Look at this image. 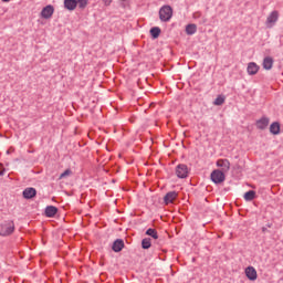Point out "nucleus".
<instances>
[{"label":"nucleus","instance_id":"13","mask_svg":"<svg viewBox=\"0 0 283 283\" xmlns=\"http://www.w3.org/2000/svg\"><path fill=\"white\" fill-rule=\"evenodd\" d=\"M56 213H59V208H56L55 206H46L44 210V216L46 218H54Z\"/></svg>","mask_w":283,"mask_h":283},{"label":"nucleus","instance_id":"27","mask_svg":"<svg viewBox=\"0 0 283 283\" xmlns=\"http://www.w3.org/2000/svg\"><path fill=\"white\" fill-rule=\"evenodd\" d=\"M192 17H193V19H200L202 17V13L196 12V13H193Z\"/></svg>","mask_w":283,"mask_h":283},{"label":"nucleus","instance_id":"5","mask_svg":"<svg viewBox=\"0 0 283 283\" xmlns=\"http://www.w3.org/2000/svg\"><path fill=\"white\" fill-rule=\"evenodd\" d=\"M176 176L177 178L185 179L189 176V167L185 164H179L176 167Z\"/></svg>","mask_w":283,"mask_h":283},{"label":"nucleus","instance_id":"21","mask_svg":"<svg viewBox=\"0 0 283 283\" xmlns=\"http://www.w3.org/2000/svg\"><path fill=\"white\" fill-rule=\"evenodd\" d=\"M146 234L153 238L154 240H158V231H156V229H153V228L147 229Z\"/></svg>","mask_w":283,"mask_h":283},{"label":"nucleus","instance_id":"1","mask_svg":"<svg viewBox=\"0 0 283 283\" xmlns=\"http://www.w3.org/2000/svg\"><path fill=\"white\" fill-rule=\"evenodd\" d=\"M171 17H174V9L171 6L166 4L159 9V19L164 23L171 21Z\"/></svg>","mask_w":283,"mask_h":283},{"label":"nucleus","instance_id":"3","mask_svg":"<svg viewBox=\"0 0 283 283\" xmlns=\"http://www.w3.org/2000/svg\"><path fill=\"white\" fill-rule=\"evenodd\" d=\"M210 178L214 185H222L224 180H227V176L224 175V171L220 169H216L211 172Z\"/></svg>","mask_w":283,"mask_h":283},{"label":"nucleus","instance_id":"7","mask_svg":"<svg viewBox=\"0 0 283 283\" xmlns=\"http://www.w3.org/2000/svg\"><path fill=\"white\" fill-rule=\"evenodd\" d=\"M245 277H248V280H250L251 282H255V280H258V271L255 270V268L253 266H248L245 269Z\"/></svg>","mask_w":283,"mask_h":283},{"label":"nucleus","instance_id":"24","mask_svg":"<svg viewBox=\"0 0 283 283\" xmlns=\"http://www.w3.org/2000/svg\"><path fill=\"white\" fill-rule=\"evenodd\" d=\"M76 3L81 10H85V8H87V0H76Z\"/></svg>","mask_w":283,"mask_h":283},{"label":"nucleus","instance_id":"28","mask_svg":"<svg viewBox=\"0 0 283 283\" xmlns=\"http://www.w3.org/2000/svg\"><path fill=\"white\" fill-rule=\"evenodd\" d=\"M105 6H112L113 0H102Z\"/></svg>","mask_w":283,"mask_h":283},{"label":"nucleus","instance_id":"11","mask_svg":"<svg viewBox=\"0 0 283 283\" xmlns=\"http://www.w3.org/2000/svg\"><path fill=\"white\" fill-rule=\"evenodd\" d=\"M216 165L222 169L221 171H229L231 169V161L229 159H218Z\"/></svg>","mask_w":283,"mask_h":283},{"label":"nucleus","instance_id":"10","mask_svg":"<svg viewBox=\"0 0 283 283\" xmlns=\"http://www.w3.org/2000/svg\"><path fill=\"white\" fill-rule=\"evenodd\" d=\"M247 72L249 76H255V74L260 72V65H258L255 62H250L248 63Z\"/></svg>","mask_w":283,"mask_h":283},{"label":"nucleus","instance_id":"32","mask_svg":"<svg viewBox=\"0 0 283 283\" xmlns=\"http://www.w3.org/2000/svg\"><path fill=\"white\" fill-rule=\"evenodd\" d=\"M7 154H10V150H8Z\"/></svg>","mask_w":283,"mask_h":283},{"label":"nucleus","instance_id":"19","mask_svg":"<svg viewBox=\"0 0 283 283\" xmlns=\"http://www.w3.org/2000/svg\"><path fill=\"white\" fill-rule=\"evenodd\" d=\"M244 200L247 202H251L252 200H255V190H249L243 196Z\"/></svg>","mask_w":283,"mask_h":283},{"label":"nucleus","instance_id":"15","mask_svg":"<svg viewBox=\"0 0 283 283\" xmlns=\"http://www.w3.org/2000/svg\"><path fill=\"white\" fill-rule=\"evenodd\" d=\"M77 2L76 0H64V8L65 10H69L70 12L76 10Z\"/></svg>","mask_w":283,"mask_h":283},{"label":"nucleus","instance_id":"14","mask_svg":"<svg viewBox=\"0 0 283 283\" xmlns=\"http://www.w3.org/2000/svg\"><path fill=\"white\" fill-rule=\"evenodd\" d=\"M269 123H270L269 117H262L259 120H256V128L266 129V127H269Z\"/></svg>","mask_w":283,"mask_h":283},{"label":"nucleus","instance_id":"16","mask_svg":"<svg viewBox=\"0 0 283 283\" xmlns=\"http://www.w3.org/2000/svg\"><path fill=\"white\" fill-rule=\"evenodd\" d=\"M273 63H274L273 57H271V56H265V57L263 59V63H262L263 70H272V69H273Z\"/></svg>","mask_w":283,"mask_h":283},{"label":"nucleus","instance_id":"25","mask_svg":"<svg viewBox=\"0 0 283 283\" xmlns=\"http://www.w3.org/2000/svg\"><path fill=\"white\" fill-rule=\"evenodd\" d=\"M67 176H72V169H66L65 172H62L60 175V180H63V178H67Z\"/></svg>","mask_w":283,"mask_h":283},{"label":"nucleus","instance_id":"4","mask_svg":"<svg viewBox=\"0 0 283 283\" xmlns=\"http://www.w3.org/2000/svg\"><path fill=\"white\" fill-rule=\"evenodd\" d=\"M280 19V12L277 10L272 11L265 21L266 28H273L275 23H277V20Z\"/></svg>","mask_w":283,"mask_h":283},{"label":"nucleus","instance_id":"20","mask_svg":"<svg viewBox=\"0 0 283 283\" xmlns=\"http://www.w3.org/2000/svg\"><path fill=\"white\" fill-rule=\"evenodd\" d=\"M160 28H158V27H153L151 29H150V36H151V39H158V36H160Z\"/></svg>","mask_w":283,"mask_h":283},{"label":"nucleus","instance_id":"23","mask_svg":"<svg viewBox=\"0 0 283 283\" xmlns=\"http://www.w3.org/2000/svg\"><path fill=\"white\" fill-rule=\"evenodd\" d=\"M213 105H217V106L224 105V96L218 95L213 102Z\"/></svg>","mask_w":283,"mask_h":283},{"label":"nucleus","instance_id":"17","mask_svg":"<svg viewBox=\"0 0 283 283\" xmlns=\"http://www.w3.org/2000/svg\"><path fill=\"white\" fill-rule=\"evenodd\" d=\"M196 32H198V25L191 23L186 25V34H188L189 36L196 34Z\"/></svg>","mask_w":283,"mask_h":283},{"label":"nucleus","instance_id":"2","mask_svg":"<svg viewBox=\"0 0 283 283\" xmlns=\"http://www.w3.org/2000/svg\"><path fill=\"white\" fill-rule=\"evenodd\" d=\"M12 233H14V221L0 223V235H2V238H8V235H12Z\"/></svg>","mask_w":283,"mask_h":283},{"label":"nucleus","instance_id":"12","mask_svg":"<svg viewBox=\"0 0 283 283\" xmlns=\"http://www.w3.org/2000/svg\"><path fill=\"white\" fill-rule=\"evenodd\" d=\"M178 198V192L176 191H169L164 197L165 205H171L174 201Z\"/></svg>","mask_w":283,"mask_h":283},{"label":"nucleus","instance_id":"22","mask_svg":"<svg viewBox=\"0 0 283 283\" xmlns=\"http://www.w3.org/2000/svg\"><path fill=\"white\" fill-rule=\"evenodd\" d=\"M142 249H151V239L150 238H145L142 240Z\"/></svg>","mask_w":283,"mask_h":283},{"label":"nucleus","instance_id":"18","mask_svg":"<svg viewBox=\"0 0 283 283\" xmlns=\"http://www.w3.org/2000/svg\"><path fill=\"white\" fill-rule=\"evenodd\" d=\"M270 133H272L273 136H277V134H280V123L279 122H273L270 125Z\"/></svg>","mask_w":283,"mask_h":283},{"label":"nucleus","instance_id":"9","mask_svg":"<svg viewBox=\"0 0 283 283\" xmlns=\"http://www.w3.org/2000/svg\"><path fill=\"white\" fill-rule=\"evenodd\" d=\"M123 249H125V241H123V239H116L113 242L112 251H114V253H120Z\"/></svg>","mask_w":283,"mask_h":283},{"label":"nucleus","instance_id":"29","mask_svg":"<svg viewBox=\"0 0 283 283\" xmlns=\"http://www.w3.org/2000/svg\"><path fill=\"white\" fill-rule=\"evenodd\" d=\"M202 23H207V19H203L202 21H200V24Z\"/></svg>","mask_w":283,"mask_h":283},{"label":"nucleus","instance_id":"6","mask_svg":"<svg viewBox=\"0 0 283 283\" xmlns=\"http://www.w3.org/2000/svg\"><path fill=\"white\" fill-rule=\"evenodd\" d=\"M40 14L42 19H52V15L54 14V6L48 4L42 9Z\"/></svg>","mask_w":283,"mask_h":283},{"label":"nucleus","instance_id":"31","mask_svg":"<svg viewBox=\"0 0 283 283\" xmlns=\"http://www.w3.org/2000/svg\"><path fill=\"white\" fill-rule=\"evenodd\" d=\"M2 1H4V3H8V1H10V0H2Z\"/></svg>","mask_w":283,"mask_h":283},{"label":"nucleus","instance_id":"30","mask_svg":"<svg viewBox=\"0 0 283 283\" xmlns=\"http://www.w3.org/2000/svg\"><path fill=\"white\" fill-rule=\"evenodd\" d=\"M263 233H266V228H262Z\"/></svg>","mask_w":283,"mask_h":283},{"label":"nucleus","instance_id":"8","mask_svg":"<svg viewBox=\"0 0 283 283\" xmlns=\"http://www.w3.org/2000/svg\"><path fill=\"white\" fill-rule=\"evenodd\" d=\"M22 196L25 200H32V198H36V189L33 187L25 188Z\"/></svg>","mask_w":283,"mask_h":283},{"label":"nucleus","instance_id":"26","mask_svg":"<svg viewBox=\"0 0 283 283\" xmlns=\"http://www.w3.org/2000/svg\"><path fill=\"white\" fill-rule=\"evenodd\" d=\"M6 175V168L3 167V164H0V176Z\"/></svg>","mask_w":283,"mask_h":283}]
</instances>
